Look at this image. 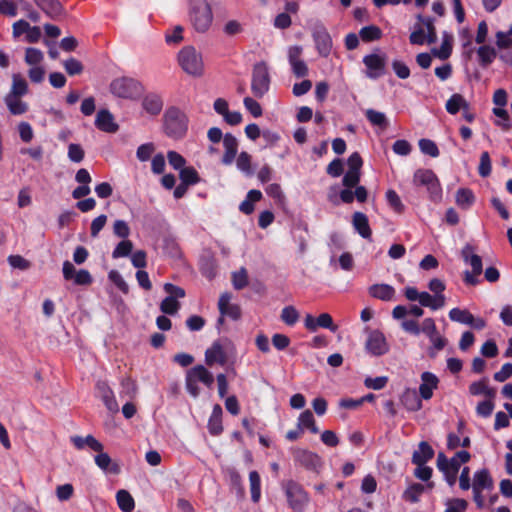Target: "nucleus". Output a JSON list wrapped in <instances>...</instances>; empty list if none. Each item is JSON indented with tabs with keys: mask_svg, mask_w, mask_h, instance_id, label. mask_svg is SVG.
I'll return each instance as SVG.
<instances>
[{
	"mask_svg": "<svg viewBox=\"0 0 512 512\" xmlns=\"http://www.w3.org/2000/svg\"><path fill=\"white\" fill-rule=\"evenodd\" d=\"M462 257L466 263H469L472 267L473 272L476 275L482 273V260L481 257L474 253V249L470 245H466L461 251Z\"/></svg>",
	"mask_w": 512,
	"mask_h": 512,
	"instance_id": "obj_25",
	"label": "nucleus"
},
{
	"mask_svg": "<svg viewBox=\"0 0 512 512\" xmlns=\"http://www.w3.org/2000/svg\"><path fill=\"white\" fill-rule=\"evenodd\" d=\"M473 490L483 491L485 489H492L493 480L489 472L485 469L478 471L474 475L473 479Z\"/></svg>",
	"mask_w": 512,
	"mask_h": 512,
	"instance_id": "obj_33",
	"label": "nucleus"
},
{
	"mask_svg": "<svg viewBox=\"0 0 512 512\" xmlns=\"http://www.w3.org/2000/svg\"><path fill=\"white\" fill-rule=\"evenodd\" d=\"M164 290L168 294L166 298L160 304V310L169 315H174L178 312L180 308V303L178 299L185 297V291L183 288L173 285L171 283H166L164 285Z\"/></svg>",
	"mask_w": 512,
	"mask_h": 512,
	"instance_id": "obj_9",
	"label": "nucleus"
},
{
	"mask_svg": "<svg viewBox=\"0 0 512 512\" xmlns=\"http://www.w3.org/2000/svg\"><path fill=\"white\" fill-rule=\"evenodd\" d=\"M477 55L479 57L480 64L482 66H488L496 58L497 52L492 46L482 45L478 48Z\"/></svg>",
	"mask_w": 512,
	"mask_h": 512,
	"instance_id": "obj_42",
	"label": "nucleus"
},
{
	"mask_svg": "<svg viewBox=\"0 0 512 512\" xmlns=\"http://www.w3.org/2000/svg\"><path fill=\"white\" fill-rule=\"evenodd\" d=\"M24 60L28 66L42 65L44 54L37 48L28 47L25 49Z\"/></svg>",
	"mask_w": 512,
	"mask_h": 512,
	"instance_id": "obj_45",
	"label": "nucleus"
},
{
	"mask_svg": "<svg viewBox=\"0 0 512 512\" xmlns=\"http://www.w3.org/2000/svg\"><path fill=\"white\" fill-rule=\"evenodd\" d=\"M493 114L498 117L500 120H497L495 123L497 126L501 127L502 130L508 131L511 128L509 114L504 107L494 108Z\"/></svg>",
	"mask_w": 512,
	"mask_h": 512,
	"instance_id": "obj_51",
	"label": "nucleus"
},
{
	"mask_svg": "<svg viewBox=\"0 0 512 512\" xmlns=\"http://www.w3.org/2000/svg\"><path fill=\"white\" fill-rule=\"evenodd\" d=\"M449 317L452 321L464 323L467 325L473 321V315L465 309L453 308L449 312Z\"/></svg>",
	"mask_w": 512,
	"mask_h": 512,
	"instance_id": "obj_49",
	"label": "nucleus"
},
{
	"mask_svg": "<svg viewBox=\"0 0 512 512\" xmlns=\"http://www.w3.org/2000/svg\"><path fill=\"white\" fill-rule=\"evenodd\" d=\"M143 109L150 115H158L163 108V102L158 95L149 94L142 100Z\"/></svg>",
	"mask_w": 512,
	"mask_h": 512,
	"instance_id": "obj_30",
	"label": "nucleus"
},
{
	"mask_svg": "<svg viewBox=\"0 0 512 512\" xmlns=\"http://www.w3.org/2000/svg\"><path fill=\"white\" fill-rule=\"evenodd\" d=\"M433 488V482H428L426 485L413 483L409 485L408 488L404 491L403 498L411 503H416L419 501L420 496L426 489L431 490Z\"/></svg>",
	"mask_w": 512,
	"mask_h": 512,
	"instance_id": "obj_23",
	"label": "nucleus"
},
{
	"mask_svg": "<svg viewBox=\"0 0 512 512\" xmlns=\"http://www.w3.org/2000/svg\"><path fill=\"white\" fill-rule=\"evenodd\" d=\"M352 223L356 231L365 239H371L372 230L369 226L368 217L362 212H355L352 216Z\"/></svg>",
	"mask_w": 512,
	"mask_h": 512,
	"instance_id": "obj_22",
	"label": "nucleus"
},
{
	"mask_svg": "<svg viewBox=\"0 0 512 512\" xmlns=\"http://www.w3.org/2000/svg\"><path fill=\"white\" fill-rule=\"evenodd\" d=\"M154 151H155L154 144L146 143V144H142L138 147L136 155L140 161L144 162V161H147L150 159V157L152 156Z\"/></svg>",
	"mask_w": 512,
	"mask_h": 512,
	"instance_id": "obj_59",
	"label": "nucleus"
},
{
	"mask_svg": "<svg viewBox=\"0 0 512 512\" xmlns=\"http://www.w3.org/2000/svg\"><path fill=\"white\" fill-rule=\"evenodd\" d=\"M469 103L461 94H454L451 98L446 102V109L450 114H456L460 110H463L468 106Z\"/></svg>",
	"mask_w": 512,
	"mask_h": 512,
	"instance_id": "obj_41",
	"label": "nucleus"
},
{
	"mask_svg": "<svg viewBox=\"0 0 512 512\" xmlns=\"http://www.w3.org/2000/svg\"><path fill=\"white\" fill-rule=\"evenodd\" d=\"M270 77L268 67L265 63L255 65L252 76L251 89L253 94L262 98L269 90Z\"/></svg>",
	"mask_w": 512,
	"mask_h": 512,
	"instance_id": "obj_10",
	"label": "nucleus"
},
{
	"mask_svg": "<svg viewBox=\"0 0 512 512\" xmlns=\"http://www.w3.org/2000/svg\"><path fill=\"white\" fill-rule=\"evenodd\" d=\"M294 457L298 463L308 469H316L321 465V458L308 450L298 449L294 452Z\"/></svg>",
	"mask_w": 512,
	"mask_h": 512,
	"instance_id": "obj_19",
	"label": "nucleus"
},
{
	"mask_svg": "<svg viewBox=\"0 0 512 512\" xmlns=\"http://www.w3.org/2000/svg\"><path fill=\"white\" fill-rule=\"evenodd\" d=\"M467 508V501L464 499H452L447 503L445 512H464Z\"/></svg>",
	"mask_w": 512,
	"mask_h": 512,
	"instance_id": "obj_63",
	"label": "nucleus"
},
{
	"mask_svg": "<svg viewBox=\"0 0 512 512\" xmlns=\"http://www.w3.org/2000/svg\"><path fill=\"white\" fill-rule=\"evenodd\" d=\"M386 56L381 53H372L363 58V63L367 68V76L370 78H378L384 74L386 66Z\"/></svg>",
	"mask_w": 512,
	"mask_h": 512,
	"instance_id": "obj_13",
	"label": "nucleus"
},
{
	"mask_svg": "<svg viewBox=\"0 0 512 512\" xmlns=\"http://www.w3.org/2000/svg\"><path fill=\"white\" fill-rule=\"evenodd\" d=\"M110 91L119 98L133 99L142 92L140 83L131 78H118L111 82Z\"/></svg>",
	"mask_w": 512,
	"mask_h": 512,
	"instance_id": "obj_7",
	"label": "nucleus"
},
{
	"mask_svg": "<svg viewBox=\"0 0 512 512\" xmlns=\"http://www.w3.org/2000/svg\"><path fill=\"white\" fill-rule=\"evenodd\" d=\"M249 483H250V491H251V499L254 503L259 502L261 497V479L260 475L257 471H251L249 473Z\"/></svg>",
	"mask_w": 512,
	"mask_h": 512,
	"instance_id": "obj_44",
	"label": "nucleus"
},
{
	"mask_svg": "<svg viewBox=\"0 0 512 512\" xmlns=\"http://www.w3.org/2000/svg\"><path fill=\"white\" fill-rule=\"evenodd\" d=\"M314 40L318 52L322 56H328L332 48V40L326 29L321 28L314 32Z\"/></svg>",
	"mask_w": 512,
	"mask_h": 512,
	"instance_id": "obj_20",
	"label": "nucleus"
},
{
	"mask_svg": "<svg viewBox=\"0 0 512 512\" xmlns=\"http://www.w3.org/2000/svg\"><path fill=\"white\" fill-rule=\"evenodd\" d=\"M434 456L433 448L425 441L419 443L418 449L412 455V462L415 465L426 464Z\"/></svg>",
	"mask_w": 512,
	"mask_h": 512,
	"instance_id": "obj_24",
	"label": "nucleus"
},
{
	"mask_svg": "<svg viewBox=\"0 0 512 512\" xmlns=\"http://www.w3.org/2000/svg\"><path fill=\"white\" fill-rule=\"evenodd\" d=\"M360 38L365 42L378 40L382 36L380 28L374 25L363 27L359 32Z\"/></svg>",
	"mask_w": 512,
	"mask_h": 512,
	"instance_id": "obj_47",
	"label": "nucleus"
},
{
	"mask_svg": "<svg viewBox=\"0 0 512 512\" xmlns=\"http://www.w3.org/2000/svg\"><path fill=\"white\" fill-rule=\"evenodd\" d=\"M456 204L462 209L469 208L474 202V195L470 189L461 188L456 192Z\"/></svg>",
	"mask_w": 512,
	"mask_h": 512,
	"instance_id": "obj_43",
	"label": "nucleus"
},
{
	"mask_svg": "<svg viewBox=\"0 0 512 512\" xmlns=\"http://www.w3.org/2000/svg\"><path fill=\"white\" fill-rule=\"evenodd\" d=\"M95 125L98 129L107 133H115L119 128L118 124L114 121L113 115L106 109L98 111Z\"/></svg>",
	"mask_w": 512,
	"mask_h": 512,
	"instance_id": "obj_18",
	"label": "nucleus"
},
{
	"mask_svg": "<svg viewBox=\"0 0 512 512\" xmlns=\"http://www.w3.org/2000/svg\"><path fill=\"white\" fill-rule=\"evenodd\" d=\"M45 68L42 65L30 66L28 77L33 83H41L45 77Z\"/></svg>",
	"mask_w": 512,
	"mask_h": 512,
	"instance_id": "obj_60",
	"label": "nucleus"
},
{
	"mask_svg": "<svg viewBox=\"0 0 512 512\" xmlns=\"http://www.w3.org/2000/svg\"><path fill=\"white\" fill-rule=\"evenodd\" d=\"M223 32L227 36H235L243 32V26L237 20H229L225 23Z\"/></svg>",
	"mask_w": 512,
	"mask_h": 512,
	"instance_id": "obj_61",
	"label": "nucleus"
},
{
	"mask_svg": "<svg viewBox=\"0 0 512 512\" xmlns=\"http://www.w3.org/2000/svg\"><path fill=\"white\" fill-rule=\"evenodd\" d=\"M122 392L121 395L133 399L136 397L138 386L136 381L130 377H125L121 380Z\"/></svg>",
	"mask_w": 512,
	"mask_h": 512,
	"instance_id": "obj_48",
	"label": "nucleus"
},
{
	"mask_svg": "<svg viewBox=\"0 0 512 512\" xmlns=\"http://www.w3.org/2000/svg\"><path fill=\"white\" fill-rule=\"evenodd\" d=\"M370 295L374 298L391 301L395 297V289L388 284H375L369 289Z\"/></svg>",
	"mask_w": 512,
	"mask_h": 512,
	"instance_id": "obj_29",
	"label": "nucleus"
},
{
	"mask_svg": "<svg viewBox=\"0 0 512 512\" xmlns=\"http://www.w3.org/2000/svg\"><path fill=\"white\" fill-rule=\"evenodd\" d=\"M386 199L390 205V207L396 213H402L404 211V205L399 197V195L394 190H388L386 192Z\"/></svg>",
	"mask_w": 512,
	"mask_h": 512,
	"instance_id": "obj_54",
	"label": "nucleus"
},
{
	"mask_svg": "<svg viewBox=\"0 0 512 512\" xmlns=\"http://www.w3.org/2000/svg\"><path fill=\"white\" fill-rule=\"evenodd\" d=\"M235 355V345L229 339H220L205 351V363L210 367L216 364L225 366L230 361L234 362Z\"/></svg>",
	"mask_w": 512,
	"mask_h": 512,
	"instance_id": "obj_2",
	"label": "nucleus"
},
{
	"mask_svg": "<svg viewBox=\"0 0 512 512\" xmlns=\"http://www.w3.org/2000/svg\"><path fill=\"white\" fill-rule=\"evenodd\" d=\"M301 54L302 48L300 46H292L289 48V62L292 66L293 73L297 77L306 76L308 73V67L306 63L301 59Z\"/></svg>",
	"mask_w": 512,
	"mask_h": 512,
	"instance_id": "obj_16",
	"label": "nucleus"
},
{
	"mask_svg": "<svg viewBox=\"0 0 512 512\" xmlns=\"http://www.w3.org/2000/svg\"><path fill=\"white\" fill-rule=\"evenodd\" d=\"M367 119L370 121V123L374 126H378L382 129H386L388 126V121L384 113L368 109L365 112Z\"/></svg>",
	"mask_w": 512,
	"mask_h": 512,
	"instance_id": "obj_46",
	"label": "nucleus"
},
{
	"mask_svg": "<svg viewBox=\"0 0 512 512\" xmlns=\"http://www.w3.org/2000/svg\"><path fill=\"white\" fill-rule=\"evenodd\" d=\"M470 458V453L467 451H459L451 459L440 452L437 456V467L440 471L458 472L461 464L468 462Z\"/></svg>",
	"mask_w": 512,
	"mask_h": 512,
	"instance_id": "obj_12",
	"label": "nucleus"
},
{
	"mask_svg": "<svg viewBox=\"0 0 512 512\" xmlns=\"http://www.w3.org/2000/svg\"><path fill=\"white\" fill-rule=\"evenodd\" d=\"M285 492L289 506L294 510L301 512L306 507L309 498L304 489L294 481H288L285 484Z\"/></svg>",
	"mask_w": 512,
	"mask_h": 512,
	"instance_id": "obj_11",
	"label": "nucleus"
},
{
	"mask_svg": "<svg viewBox=\"0 0 512 512\" xmlns=\"http://www.w3.org/2000/svg\"><path fill=\"white\" fill-rule=\"evenodd\" d=\"M97 453L94 460L100 469L112 474H118L120 472V466L114 462L107 453L103 452V450Z\"/></svg>",
	"mask_w": 512,
	"mask_h": 512,
	"instance_id": "obj_26",
	"label": "nucleus"
},
{
	"mask_svg": "<svg viewBox=\"0 0 512 512\" xmlns=\"http://www.w3.org/2000/svg\"><path fill=\"white\" fill-rule=\"evenodd\" d=\"M133 249V244L130 240L121 241L114 249L112 256L113 258L128 256Z\"/></svg>",
	"mask_w": 512,
	"mask_h": 512,
	"instance_id": "obj_56",
	"label": "nucleus"
},
{
	"mask_svg": "<svg viewBox=\"0 0 512 512\" xmlns=\"http://www.w3.org/2000/svg\"><path fill=\"white\" fill-rule=\"evenodd\" d=\"M28 92V84L24 77L19 73L12 75L11 90L8 94L23 96Z\"/></svg>",
	"mask_w": 512,
	"mask_h": 512,
	"instance_id": "obj_39",
	"label": "nucleus"
},
{
	"mask_svg": "<svg viewBox=\"0 0 512 512\" xmlns=\"http://www.w3.org/2000/svg\"><path fill=\"white\" fill-rule=\"evenodd\" d=\"M223 145L225 148V153L223 155V163L228 165L233 162V160L236 156L238 142H237V139L233 135L226 134L223 137Z\"/></svg>",
	"mask_w": 512,
	"mask_h": 512,
	"instance_id": "obj_28",
	"label": "nucleus"
},
{
	"mask_svg": "<svg viewBox=\"0 0 512 512\" xmlns=\"http://www.w3.org/2000/svg\"><path fill=\"white\" fill-rule=\"evenodd\" d=\"M413 182L416 186H425L427 191L430 193L432 200H440L441 187L433 171L425 169L417 170L414 173Z\"/></svg>",
	"mask_w": 512,
	"mask_h": 512,
	"instance_id": "obj_8",
	"label": "nucleus"
},
{
	"mask_svg": "<svg viewBox=\"0 0 512 512\" xmlns=\"http://www.w3.org/2000/svg\"><path fill=\"white\" fill-rule=\"evenodd\" d=\"M469 392L474 395H485L487 398L494 399L496 396V390L487 385L486 380H480L477 382H473L469 386Z\"/></svg>",
	"mask_w": 512,
	"mask_h": 512,
	"instance_id": "obj_36",
	"label": "nucleus"
},
{
	"mask_svg": "<svg viewBox=\"0 0 512 512\" xmlns=\"http://www.w3.org/2000/svg\"><path fill=\"white\" fill-rule=\"evenodd\" d=\"M181 69L192 77H201L204 74V63L200 52L192 46L183 47L177 55Z\"/></svg>",
	"mask_w": 512,
	"mask_h": 512,
	"instance_id": "obj_4",
	"label": "nucleus"
},
{
	"mask_svg": "<svg viewBox=\"0 0 512 512\" xmlns=\"http://www.w3.org/2000/svg\"><path fill=\"white\" fill-rule=\"evenodd\" d=\"M48 16L56 18L63 13V7L58 0H34Z\"/></svg>",
	"mask_w": 512,
	"mask_h": 512,
	"instance_id": "obj_31",
	"label": "nucleus"
},
{
	"mask_svg": "<svg viewBox=\"0 0 512 512\" xmlns=\"http://www.w3.org/2000/svg\"><path fill=\"white\" fill-rule=\"evenodd\" d=\"M187 123V116L178 108L170 107L164 114V130L169 137H183L187 131Z\"/></svg>",
	"mask_w": 512,
	"mask_h": 512,
	"instance_id": "obj_5",
	"label": "nucleus"
},
{
	"mask_svg": "<svg viewBox=\"0 0 512 512\" xmlns=\"http://www.w3.org/2000/svg\"><path fill=\"white\" fill-rule=\"evenodd\" d=\"M5 103L9 111L14 115H21L27 111V104L21 100V96L7 94Z\"/></svg>",
	"mask_w": 512,
	"mask_h": 512,
	"instance_id": "obj_35",
	"label": "nucleus"
},
{
	"mask_svg": "<svg viewBox=\"0 0 512 512\" xmlns=\"http://www.w3.org/2000/svg\"><path fill=\"white\" fill-rule=\"evenodd\" d=\"M8 261L14 269L27 270L31 266L30 262L20 255H11L8 257Z\"/></svg>",
	"mask_w": 512,
	"mask_h": 512,
	"instance_id": "obj_62",
	"label": "nucleus"
},
{
	"mask_svg": "<svg viewBox=\"0 0 512 512\" xmlns=\"http://www.w3.org/2000/svg\"><path fill=\"white\" fill-rule=\"evenodd\" d=\"M64 68L69 75H79L83 71L82 63L75 59L70 58L64 62Z\"/></svg>",
	"mask_w": 512,
	"mask_h": 512,
	"instance_id": "obj_58",
	"label": "nucleus"
},
{
	"mask_svg": "<svg viewBox=\"0 0 512 512\" xmlns=\"http://www.w3.org/2000/svg\"><path fill=\"white\" fill-rule=\"evenodd\" d=\"M116 500L119 508L123 512H131L135 507L134 499L127 490H119L116 493Z\"/></svg>",
	"mask_w": 512,
	"mask_h": 512,
	"instance_id": "obj_38",
	"label": "nucleus"
},
{
	"mask_svg": "<svg viewBox=\"0 0 512 512\" xmlns=\"http://www.w3.org/2000/svg\"><path fill=\"white\" fill-rule=\"evenodd\" d=\"M496 45L499 49L512 48V37L505 32L499 31L496 33Z\"/></svg>",
	"mask_w": 512,
	"mask_h": 512,
	"instance_id": "obj_64",
	"label": "nucleus"
},
{
	"mask_svg": "<svg viewBox=\"0 0 512 512\" xmlns=\"http://www.w3.org/2000/svg\"><path fill=\"white\" fill-rule=\"evenodd\" d=\"M420 150L431 157H437L439 155V150L435 142L429 139H421L419 141Z\"/></svg>",
	"mask_w": 512,
	"mask_h": 512,
	"instance_id": "obj_57",
	"label": "nucleus"
},
{
	"mask_svg": "<svg viewBox=\"0 0 512 512\" xmlns=\"http://www.w3.org/2000/svg\"><path fill=\"white\" fill-rule=\"evenodd\" d=\"M97 393L104 402L106 408L113 414L119 411V405L115 399L114 393L107 382L99 381L96 385Z\"/></svg>",
	"mask_w": 512,
	"mask_h": 512,
	"instance_id": "obj_15",
	"label": "nucleus"
},
{
	"mask_svg": "<svg viewBox=\"0 0 512 512\" xmlns=\"http://www.w3.org/2000/svg\"><path fill=\"white\" fill-rule=\"evenodd\" d=\"M180 179L186 185H193L199 182V175L193 167H183L180 170Z\"/></svg>",
	"mask_w": 512,
	"mask_h": 512,
	"instance_id": "obj_50",
	"label": "nucleus"
},
{
	"mask_svg": "<svg viewBox=\"0 0 512 512\" xmlns=\"http://www.w3.org/2000/svg\"><path fill=\"white\" fill-rule=\"evenodd\" d=\"M418 302L422 307H428L432 310H437L445 305L446 297L445 295L434 296L428 292H421Z\"/></svg>",
	"mask_w": 512,
	"mask_h": 512,
	"instance_id": "obj_27",
	"label": "nucleus"
},
{
	"mask_svg": "<svg viewBox=\"0 0 512 512\" xmlns=\"http://www.w3.org/2000/svg\"><path fill=\"white\" fill-rule=\"evenodd\" d=\"M401 326L406 332L413 335L424 333L432 343L431 355L442 350L447 344V340L439 334L433 318H425L421 326H419L418 321L408 319L404 320Z\"/></svg>",
	"mask_w": 512,
	"mask_h": 512,
	"instance_id": "obj_1",
	"label": "nucleus"
},
{
	"mask_svg": "<svg viewBox=\"0 0 512 512\" xmlns=\"http://www.w3.org/2000/svg\"><path fill=\"white\" fill-rule=\"evenodd\" d=\"M0 14L6 17H16L18 5L12 0H0Z\"/></svg>",
	"mask_w": 512,
	"mask_h": 512,
	"instance_id": "obj_53",
	"label": "nucleus"
},
{
	"mask_svg": "<svg viewBox=\"0 0 512 512\" xmlns=\"http://www.w3.org/2000/svg\"><path fill=\"white\" fill-rule=\"evenodd\" d=\"M366 349L375 356L387 353L389 345L384 334L378 330L371 331L366 341Z\"/></svg>",
	"mask_w": 512,
	"mask_h": 512,
	"instance_id": "obj_14",
	"label": "nucleus"
},
{
	"mask_svg": "<svg viewBox=\"0 0 512 512\" xmlns=\"http://www.w3.org/2000/svg\"><path fill=\"white\" fill-rule=\"evenodd\" d=\"M189 20L198 33H205L209 30L213 13L207 0H190Z\"/></svg>",
	"mask_w": 512,
	"mask_h": 512,
	"instance_id": "obj_3",
	"label": "nucleus"
},
{
	"mask_svg": "<svg viewBox=\"0 0 512 512\" xmlns=\"http://www.w3.org/2000/svg\"><path fill=\"white\" fill-rule=\"evenodd\" d=\"M198 382H202L209 388L213 385L214 382L212 373L203 365L194 366L187 372L186 375L185 386L187 391L193 397H198L200 394V388L197 384Z\"/></svg>",
	"mask_w": 512,
	"mask_h": 512,
	"instance_id": "obj_6",
	"label": "nucleus"
},
{
	"mask_svg": "<svg viewBox=\"0 0 512 512\" xmlns=\"http://www.w3.org/2000/svg\"><path fill=\"white\" fill-rule=\"evenodd\" d=\"M281 320L287 325H294L299 320V312L294 306H286L282 309Z\"/></svg>",
	"mask_w": 512,
	"mask_h": 512,
	"instance_id": "obj_52",
	"label": "nucleus"
},
{
	"mask_svg": "<svg viewBox=\"0 0 512 512\" xmlns=\"http://www.w3.org/2000/svg\"><path fill=\"white\" fill-rule=\"evenodd\" d=\"M261 198V191L250 190L246 196V199L240 204V211L246 215L251 214L254 211V203L260 201Z\"/></svg>",
	"mask_w": 512,
	"mask_h": 512,
	"instance_id": "obj_37",
	"label": "nucleus"
},
{
	"mask_svg": "<svg viewBox=\"0 0 512 512\" xmlns=\"http://www.w3.org/2000/svg\"><path fill=\"white\" fill-rule=\"evenodd\" d=\"M232 282L235 289L240 290L248 285V274L245 268H241L232 275Z\"/></svg>",
	"mask_w": 512,
	"mask_h": 512,
	"instance_id": "obj_55",
	"label": "nucleus"
},
{
	"mask_svg": "<svg viewBox=\"0 0 512 512\" xmlns=\"http://www.w3.org/2000/svg\"><path fill=\"white\" fill-rule=\"evenodd\" d=\"M401 403L410 411H417L422 407V402L415 390L407 389L401 396Z\"/></svg>",
	"mask_w": 512,
	"mask_h": 512,
	"instance_id": "obj_34",
	"label": "nucleus"
},
{
	"mask_svg": "<svg viewBox=\"0 0 512 512\" xmlns=\"http://www.w3.org/2000/svg\"><path fill=\"white\" fill-rule=\"evenodd\" d=\"M231 295L224 293L220 296L218 308L222 315H227L232 319H238L241 315L240 307L230 303Z\"/></svg>",
	"mask_w": 512,
	"mask_h": 512,
	"instance_id": "obj_21",
	"label": "nucleus"
},
{
	"mask_svg": "<svg viewBox=\"0 0 512 512\" xmlns=\"http://www.w3.org/2000/svg\"><path fill=\"white\" fill-rule=\"evenodd\" d=\"M298 427L303 430L306 428L310 430L312 433L316 434L319 432L318 427L316 426V421L314 416L310 410H305L302 412L298 418Z\"/></svg>",
	"mask_w": 512,
	"mask_h": 512,
	"instance_id": "obj_40",
	"label": "nucleus"
},
{
	"mask_svg": "<svg viewBox=\"0 0 512 512\" xmlns=\"http://www.w3.org/2000/svg\"><path fill=\"white\" fill-rule=\"evenodd\" d=\"M452 47L453 36L448 33H444L441 46L439 48L433 49L432 54L441 60H446L452 53Z\"/></svg>",
	"mask_w": 512,
	"mask_h": 512,
	"instance_id": "obj_32",
	"label": "nucleus"
},
{
	"mask_svg": "<svg viewBox=\"0 0 512 512\" xmlns=\"http://www.w3.org/2000/svg\"><path fill=\"white\" fill-rule=\"evenodd\" d=\"M439 379L431 372L421 374V384L419 393L422 399L429 400L433 396V391L438 387Z\"/></svg>",
	"mask_w": 512,
	"mask_h": 512,
	"instance_id": "obj_17",
	"label": "nucleus"
}]
</instances>
